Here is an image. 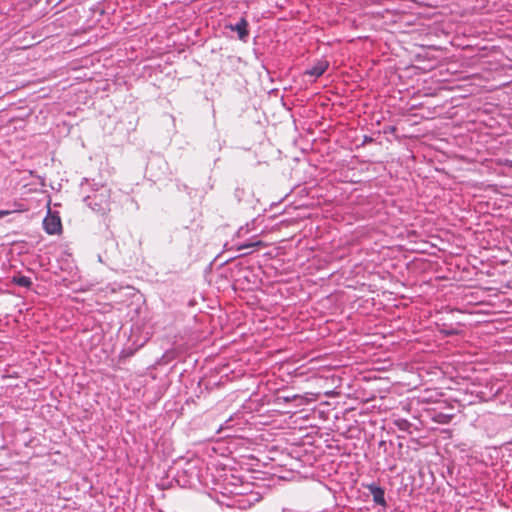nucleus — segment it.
<instances>
[{
  "instance_id": "nucleus-1",
  "label": "nucleus",
  "mask_w": 512,
  "mask_h": 512,
  "mask_svg": "<svg viewBox=\"0 0 512 512\" xmlns=\"http://www.w3.org/2000/svg\"><path fill=\"white\" fill-rule=\"evenodd\" d=\"M83 201L95 213L105 216L111 210V189L105 184H92Z\"/></svg>"
},
{
  "instance_id": "nucleus-2",
  "label": "nucleus",
  "mask_w": 512,
  "mask_h": 512,
  "mask_svg": "<svg viewBox=\"0 0 512 512\" xmlns=\"http://www.w3.org/2000/svg\"><path fill=\"white\" fill-rule=\"evenodd\" d=\"M43 229L49 235H55L61 232V219L57 214H52L50 209L47 216L43 220Z\"/></svg>"
},
{
  "instance_id": "nucleus-3",
  "label": "nucleus",
  "mask_w": 512,
  "mask_h": 512,
  "mask_svg": "<svg viewBox=\"0 0 512 512\" xmlns=\"http://www.w3.org/2000/svg\"><path fill=\"white\" fill-rule=\"evenodd\" d=\"M248 26L249 24L246 18L241 17L237 23L226 25V29L237 32L239 40L247 42L249 37Z\"/></svg>"
},
{
  "instance_id": "nucleus-4",
  "label": "nucleus",
  "mask_w": 512,
  "mask_h": 512,
  "mask_svg": "<svg viewBox=\"0 0 512 512\" xmlns=\"http://www.w3.org/2000/svg\"><path fill=\"white\" fill-rule=\"evenodd\" d=\"M366 488L369 490L370 494L373 497V501L375 504L386 507L387 503L385 500V491L382 487H380L376 483H371L366 486Z\"/></svg>"
},
{
  "instance_id": "nucleus-5",
  "label": "nucleus",
  "mask_w": 512,
  "mask_h": 512,
  "mask_svg": "<svg viewBox=\"0 0 512 512\" xmlns=\"http://www.w3.org/2000/svg\"><path fill=\"white\" fill-rule=\"evenodd\" d=\"M328 67H329V63L327 60H319V61H317L316 64H314L313 66L308 68L305 71V74L315 77V78H318L325 73V71L328 69Z\"/></svg>"
},
{
  "instance_id": "nucleus-6",
  "label": "nucleus",
  "mask_w": 512,
  "mask_h": 512,
  "mask_svg": "<svg viewBox=\"0 0 512 512\" xmlns=\"http://www.w3.org/2000/svg\"><path fill=\"white\" fill-rule=\"evenodd\" d=\"M12 282L18 286L25 287L28 289L31 288V286L33 284L30 277L23 276V275L14 276L12 278Z\"/></svg>"
},
{
  "instance_id": "nucleus-7",
  "label": "nucleus",
  "mask_w": 512,
  "mask_h": 512,
  "mask_svg": "<svg viewBox=\"0 0 512 512\" xmlns=\"http://www.w3.org/2000/svg\"><path fill=\"white\" fill-rule=\"evenodd\" d=\"M265 246L264 242L261 240L253 241V242H246L238 246L237 250L242 251L248 248H258Z\"/></svg>"
},
{
  "instance_id": "nucleus-8",
  "label": "nucleus",
  "mask_w": 512,
  "mask_h": 512,
  "mask_svg": "<svg viewBox=\"0 0 512 512\" xmlns=\"http://www.w3.org/2000/svg\"><path fill=\"white\" fill-rule=\"evenodd\" d=\"M244 194V190L240 188H236L235 190V197L240 200L241 196Z\"/></svg>"
},
{
  "instance_id": "nucleus-9",
  "label": "nucleus",
  "mask_w": 512,
  "mask_h": 512,
  "mask_svg": "<svg viewBox=\"0 0 512 512\" xmlns=\"http://www.w3.org/2000/svg\"><path fill=\"white\" fill-rule=\"evenodd\" d=\"M379 448H383L384 452H387V442L385 440H381L378 444Z\"/></svg>"
},
{
  "instance_id": "nucleus-10",
  "label": "nucleus",
  "mask_w": 512,
  "mask_h": 512,
  "mask_svg": "<svg viewBox=\"0 0 512 512\" xmlns=\"http://www.w3.org/2000/svg\"><path fill=\"white\" fill-rule=\"evenodd\" d=\"M10 213L8 210H0V219L7 216Z\"/></svg>"
},
{
  "instance_id": "nucleus-11",
  "label": "nucleus",
  "mask_w": 512,
  "mask_h": 512,
  "mask_svg": "<svg viewBox=\"0 0 512 512\" xmlns=\"http://www.w3.org/2000/svg\"><path fill=\"white\" fill-rule=\"evenodd\" d=\"M373 139L371 137H368V136H364V141L363 143H368V142H372Z\"/></svg>"
}]
</instances>
